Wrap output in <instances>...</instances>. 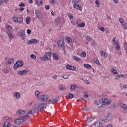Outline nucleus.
I'll return each instance as SVG.
<instances>
[{
    "instance_id": "nucleus-46",
    "label": "nucleus",
    "mask_w": 127,
    "mask_h": 127,
    "mask_svg": "<svg viewBox=\"0 0 127 127\" xmlns=\"http://www.w3.org/2000/svg\"><path fill=\"white\" fill-rule=\"evenodd\" d=\"M77 25L79 27H84L85 26V23H82L80 24H77Z\"/></svg>"
},
{
    "instance_id": "nucleus-54",
    "label": "nucleus",
    "mask_w": 127,
    "mask_h": 127,
    "mask_svg": "<svg viewBox=\"0 0 127 127\" xmlns=\"http://www.w3.org/2000/svg\"><path fill=\"white\" fill-rule=\"evenodd\" d=\"M91 45L92 46H96V45H97V43L96 42H93L91 43Z\"/></svg>"
},
{
    "instance_id": "nucleus-13",
    "label": "nucleus",
    "mask_w": 127,
    "mask_h": 127,
    "mask_svg": "<svg viewBox=\"0 0 127 127\" xmlns=\"http://www.w3.org/2000/svg\"><path fill=\"white\" fill-rule=\"evenodd\" d=\"M74 8H76V9H78V10H80V11H82V6L81 4H74L73 5Z\"/></svg>"
},
{
    "instance_id": "nucleus-48",
    "label": "nucleus",
    "mask_w": 127,
    "mask_h": 127,
    "mask_svg": "<svg viewBox=\"0 0 127 127\" xmlns=\"http://www.w3.org/2000/svg\"><path fill=\"white\" fill-rule=\"evenodd\" d=\"M61 78H64V79H68L69 78V75H64L63 76H61Z\"/></svg>"
},
{
    "instance_id": "nucleus-61",
    "label": "nucleus",
    "mask_w": 127,
    "mask_h": 127,
    "mask_svg": "<svg viewBox=\"0 0 127 127\" xmlns=\"http://www.w3.org/2000/svg\"><path fill=\"white\" fill-rule=\"evenodd\" d=\"M19 5L20 7H21L22 6H24V3H21Z\"/></svg>"
},
{
    "instance_id": "nucleus-7",
    "label": "nucleus",
    "mask_w": 127,
    "mask_h": 127,
    "mask_svg": "<svg viewBox=\"0 0 127 127\" xmlns=\"http://www.w3.org/2000/svg\"><path fill=\"white\" fill-rule=\"evenodd\" d=\"M39 112H41V109H40V107H39V104H36L34 105V108L33 109V113H39Z\"/></svg>"
},
{
    "instance_id": "nucleus-14",
    "label": "nucleus",
    "mask_w": 127,
    "mask_h": 127,
    "mask_svg": "<svg viewBox=\"0 0 127 127\" xmlns=\"http://www.w3.org/2000/svg\"><path fill=\"white\" fill-rule=\"evenodd\" d=\"M35 14L38 18H39V19H41V11L39 10H36L35 12Z\"/></svg>"
},
{
    "instance_id": "nucleus-11",
    "label": "nucleus",
    "mask_w": 127,
    "mask_h": 127,
    "mask_svg": "<svg viewBox=\"0 0 127 127\" xmlns=\"http://www.w3.org/2000/svg\"><path fill=\"white\" fill-rule=\"evenodd\" d=\"M40 99L41 100V101H42V102H45V101H47L48 99V95H41L40 97Z\"/></svg>"
},
{
    "instance_id": "nucleus-2",
    "label": "nucleus",
    "mask_w": 127,
    "mask_h": 127,
    "mask_svg": "<svg viewBox=\"0 0 127 127\" xmlns=\"http://www.w3.org/2000/svg\"><path fill=\"white\" fill-rule=\"evenodd\" d=\"M59 47H62L64 54H66V50H65V41L64 39L60 40L57 42Z\"/></svg>"
},
{
    "instance_id": "nucleus-32",
    "label": "nucleus",
    "mask_w": 127,
    "mask_h": 127,
    "mask_svg": "<svg viewBox=\"0 0 127 127\" xmlns=\"http://www.w3.org/2000/svg\"><path fill=\"white\" fill-rule=\"evenodd\" d=\"M84 67H85L87 69H92V66H91V65H89L88 64H84Z\"/></svg>"
},
{
    "instance_id": "nucleus-24",
    "label": "nucleus",
    "mask_w": 127,
    "mask_h": 127,
    "mask_svg": "<svg viewBox=\"0 0 127 127\" xmlns=\"http://www.w3.org/2000/svg\"><path fill=\"white\" fill-rule=\"evenodd\" d=\"M93 120H95V117H88L86 120L87 123H91Z\"/></svg>"
},
{
    "instance_id": "nucleus-18",
    "label": "nucleus",
    "mask_w": 127,
    "mask_h": 127,
    "mask_svg": "<svg viewBox=\"0 0 127 127\" xmlns=\"http://www.w3.org/2000/svg\"><path fill=\"white\" fill-rule=\"evenodd\" d=\"M57 102H58V98H55L53 100H52L51 99L48 100V103L49 104H55V103H57Z\"/></svg>"
},
{
    "instance_id": "nucleus-37",
    "label": "nucleus",
    "mask_w": 127,
    "mask_h": 127,
    "mask_svg": "<svg viewBox=\"0 0 127 127\" xmlns=\"http://www.w3.org/2000/svg\"><path fill=\"white\" fill-rule=\"evenodd\" d=\"M53 57L54 59H55V60H58V56L55 53H53Z\"/></svg>"
},
{
    "instance_id": "nucleus-57",
    "label": "nucleus",
    "mask_w": 127,
    "mask_h": 127,
    "mask_svg": "<svg viewBox=\"0 0 127 127\" xmlns=\"http://www.w3.org/2000/svg\"><path fill=\"white\" fill-rule=\"evenodd\" d=\"M45 9H47V10H48V9H49V8H50V6H49V5H45Z\"/></svg>"
},
{
    "instance_id": "nucleus-19",
    "label": "nucleus",
    "mask_w": 127,
    "mask_h": 127,
    "mask_svg": "<svg viewBox=\"0 0 127 127\" xmlns=\"http://www.w3.org/2000/svg\"><path fill=\"white\" fill-rule=\"evenodd\" d=\"M27 73V70H24L23 71L21 70H19L18 72V74H19V75H20L21 76H23V75H26Z\"/></svg>"
},
{
    "instance_id": "nucleus-30",
    "label": "nucleus",
    "mask_w": 127,
    "mask_h": 127,
    "mask_svg": "<svg viewBox=\"0 0 127 127\" xmlns=\"http://www.w3.org/2000/svg\"><path fill=\"white\" fill-rule=\"evenodd\" d=\"M59 89L61 91H64V90H66V88L64 87L62 85H59Z\"/></svg>"
},
{
    "instance_id": "nucleus-31",
    "label": "nucleus",
    "mask_w": 127,
    "mask_h": 127,
    "mask_svg": "<svg viewBox=\"0 0 127 127\" xmlns=\"http://www.w3.org/2000/svg\"><path fill=\"white\" fill-rule=\"evenodd\" d=\"M14 97H16L17 99H19L20 98V94L19 92H17L14 94Z\"/></svg>"
},
{
    "instance_id": "nucleus-25",
    "label": "nucleus",
    "mask_w": 127,
    "mask_h": 127,
    "mask_svg": "<svg viewBox=\"0 0 127 127\" xmlns=\"http://www.w3.org/2000/svg\"><path fill=\"white\" fill-rule=\"evenodd\" d=\"M36 3L37 5L40 6V5H42V1L41 0H36Z\"/></svg>"
},
{
    "instance_id": "nucleus-4",
    "label": "nucleus",
    "mask_w": 127,
    "mask_h": 127,
    "mask_svg": "<svg viewBox=\"0 0 127 127\" xmlns=\"http://www.w3.org/2000/svg\"><path fill=\"white\" fill-rule=\"evenodd\" d=\"M99 103L101 105H111L112 100L108 99H102L99 100Z\"/></svg>"
},
{
    "instance_id": "nucleus-17",
    "label": "nucleus",
    "mask_w": 127,
    "mask_h": 127,
    "mask_svg": "<svg viewBox=\"0 0 127 127\" xmlns=\"http://www.w3.org/2000/svg\"><path fill=\"white\" fill-rule=\"evenodd\" d=\"M66 69H67V70H71L72 71H76V67H75V66L69 64L66 65Z\"/></svg>"
},
{
    "instance_id": "nucleus-59",
    "label": "nucleus",
    "mask_w": 127,
    "mask_h": 127,
    "mask_svg": "<svg viewBox=\"0 0 127 127\" xmlns=\"http://www.w3.org/2000/svg\"><path fill=\"white\" fill-rule=\"evenodd\" d=\"M39 94H40L39 91H36L35 92V95H36V97H38V95H39Z\"/></svg>"
},
{
    "instance_id": "nucleus-58",
    "label": "nucleus",
    "mask_w": 127,
    "mask_h": 127,
    "mask_svg": "<svg viewBox=\"0 0 127 127\" xmlns=\"http://www.w3.org/2000/svg\"><path fill=\"white\" fill-rule=\"evenodd\" d=\"M57 77H58V75H55L52 76L53 79H56L57 78Z\"/></svg>"
},
{
    "instance_id": "nucleus-34",
    "label": "nucleus",
    "mask_w": 127,
    "mask_h": 127,
    "mask_svg": "<svg viewBox=\"0 0 127 127\" xmlns=\"http://www.w3.org/2000/svg\"><path fill=\"white\" fill-rule=\"evenodd\" d=\"M68 99H73L74 98V95L72 93H69V95L67 96Z\"/></svg>"
},
{
    "instance_id": "nucleus-8",
    "label": "nucleus",
    "mask_w": 127,
    "mask_h": 127,
    "mask_svg": "<svg viewBox=\"0 0 127 127\" xmlns=\"http://www.w3.org/2000/svg\"><path fill=\"white\" fill-rule=\"evenodd\" d=\"M112 42L114 45H116L115 49L116 50H120V45H119V42L116 41V37L113 38Z\"/></svg>"
},
{
    "instance_id": "nucleus-12",
    "label": "nucleus",
    "mask_w": 127,
    "mask_h": 127,
    "mask_svg": "<svg viewBox=\"0 0 127 127\" xmlns=\"http://www.w3.org/2000/svg\"><path fill=\"white\" fill-rule=\"evenodd\" d=\"M7 33L11 40L14 38V36H13V34H12L11 31H10L9 30H7Z\"/></svg>"
},
{
    "instance_id": "nucleus-22",
    "label": "nucleus",
    "mask_w": 127,
    "mask_h": 127,
    "mask_svg": "<svg viewBox=\"0 0 127 127\" xmlns=\"http://www.w3.org/2000/svg\"><path fill=\"white\" fill-rule=\"evenodd\" d=\"M100 55L101 56H103V57H104L105 58H106V57H108V54L106 53V52L101 51L100 52Z\"/></svg>"
},
{
    "instance_id": "nucleus-9",
    "label": "nucleus",
    "mask_w": 127,
    "mask_h": 127,
    "mask_svg": "<svg viewBox=\"0 0 127 127\" xmlns=\"http://www.w3.org/2000/svg\"><path fill=\"white\" fill-rule=\"evenodd\" d=\"M17 36H19V37H22L23 40H24V39H25V31L23 30L20 31L17 34Z\"/></svg>"
},
{
    "instance_id": "nucleus-64",
    "label": "nucleus",
    "mask_w": 127,
    "mask_h": 127,
    "mask_svg": "<svg viewBox=\"0 0 127 127\" xmlns=\"http://www.w3.org/2000/svg\"><path fill=\"white\" fill-rule=\"evenodd\" d=\"M2 4H3V0H0V6L2 5Z\"/></svg>"
},
{
    "instance_id": "nucleus-40",
    "label": "nucleus",
    "mask_w": 127,
    "mask_h": 127,
    "mask_svg": "<svg viewBox=\"0 0 127 127\" xmlns=\"http://www.w3.org/2000/svg\"><path fill=\"white\" fill-rule=\"evenodd\" d=\"M73 58L75 60H76V61H80V60H81V59L79 57L76 56H73Z\"/></svg>"
},
{
    "instance_id": "nucleus-42",
    "label": "nucleus",
    "mask_w": 127,
    "mask_h": 127,
    "mask_svg": "<svg viewBox=\"0 0 127 127\" xmlns=\"http://www.w3.org/2000/svg\"><path fill=\"white\" fill-rule=\"evenodd\" d=\"M79 2H80V0H72V3H74V4H78V3H79Z\"/></svg>"
},
{
    "instance_id": "nucleus-36",
    "label": "nucleus",
    "mask_w": 127,
    "mask_h": 127,
    "mask_svg": "<svg viewBox=\"0 0 127 127\" xmlns=\"http://www.w3.org/2000/svg\"><path fill=\"white\" fill-rule=\"evenodd\" d=\"M119 22L121 23V25L122 24H124V23H125V20L123 19V18H120L119 19Z\"/></svg>"
},
{
    "instance_id": "nucleus-5",
    "label": "nucleus",
    "mask_w": 127,
    "mask_h": 127,
    "mask_svg": "<svg viewBox=\"0 0 127 127\" xmlns=\"http://www.w3.org/2000/svg\"><path fill=\"white\" fill-rule=\"evenodd\" d=\"M112 117H113V115L111 113H107L106 115L105 116V118L102 121H103L105 123H108V122H110L111 120H112Z\"/></svg>"
},
{
    "instance_id": "nucleus-47",
    "label": "nucleus",
    "mask_w": 127,
    "mask_h": 127,
    "mask_svg": "<svg viewBox=\"0 0 127 127\" xmlns=\"http://www.w3.org/2000/svg\"><path fill=\"white\" fill-rule=\"evenodd\" d=\"M66 40L67 41H68V42H72V39H71L70 37H67L66 38Z\"/></svg>"
},
{
    "instance_id": "nucleus-1",
    "label": "nucleus",
    "mask_w": 127,
    "mask_h": 127,
    "mask_svg": "<svg viewBox=\"0 0 127 127\" xmlns=\"http://www.w3.org/2000/svg\"><path fill=\"white\" fill-rule=\"evenodd\" d=\"M24 119H29V116L28 115H25L18 117L15 119L14 122L16 125H22V123L24 122Z\"/></svg>"
},
{
    "instance_id": "nucleus-29",
    "label": "nucleus",
    "mask_w": 127,
    "mask_h": 127,
    "mask_svg": "<svg viewBox=\"0 0 127 127\" xmlns=\"http://www.w3.org/2000/svg\"><path fill=\"white\" fill-rule=\"evenodd\" d=\"M76 87H77V85H76L75 84H73L70 87V90L71 91H74V90H75V89H76Z\"/></svg>"
},
{
    "instance_id": "nucleus-33",
    "label": "nucleus",
    "mask_w": 127,
    "mask_h": 127,
    "mask_svg": "<svg viewBox=\"0 0 127 127\" xmlns=\"http://www.w3.org/2000/svg\"><path fill=\"white\" fill-rule=\"evenodd\" d=\"M110 72L114 74V75H117V74H118V72L117 71V70L114 69H111Z\"/></svg>"
},
{
    "instance_id": "nucleus-15",
    "label": "nucleus",
    "mask_w": 127,
    "mask_h": 127,
    "mask_svg": "<svg viewBox=\"0 0 127 127\" xmlns=\"http://www.w3.org/2000/svg\"><path fill=\"white\" fill-rule=\"evenodd\" d=\"M25 113V110L19 109L16 112V114L18 115V116H20V115H24Z\"/></svg>"
},
{
    "instance_id": "nucleus-53",
    "label": "nucleus",
    "mask_w": 127,
    "mask_h": 127,
    "mask_svg": "<svg viewBox=\"0 0 127 127\" xmlns=\"http://www.w3.org/2000/svg\"><path fill=\"white\" fill-rule=\"evenodd\" d=\"M124 48H125V49L126 50V52L127 53V43H125L124 44Z\"/></svg>"
},
{
    "instance_id": "nucleus-16",
    "label": "nucleus",
    "mask_w": 127,
    "mask_h": 127,
    "mask_svg": "<svg viewBox=\"0 0 127 127\" xmlns=\"http://www.w3.org/2000/svg\"><path fill=\"white\" fill-rule=\"evenodd\" d=\"M6 68L4 71V73L5 74H8V72L10 71H11V68H10V66H9V65H6Z\"/></svg>"
},
{
    "instance_id": "nucleus-35",
    "label": "nucleus",
    "mask_w": 127,
    "mask_h": 127,
    "mask_svg": "<svg viewBox=\"0 0 127 127\" xmlns=\"http://www.w3.org/2000/svg\"><path fill=\"white\" fill-rule=\"evenodd\" d=\"M55 20L57 23H58V24L61 22V19L60 18H56Z\"/></svg>"
},
{
    "instance_id": "nucleus-62",
    "label": "nucleus",
    "mask_w": 127,
    "mask_h": 127,
    "mask_svg": "<svg viewBox=\"0 0 127 127\" xmlns=\"http://www.w3.org/2000/svg\"><path fill=\"white\" fill-rule=\"evenodd\" d=\"M107 127H113V126L111 124H109L106 126Z\"/></svg>"
},
{
    "instance_id": "nucleus-41",
    "label": "nucleus",
    "mask_w": 127,
    "mask_h": 127,
    "mask_svg": "<svg viewBox=\"0 0 127 127\" xmlns=\"http://www.w3.org/2000/svg\"><path fill=\"white\" fill-rule=\"evenodd\" d=\"M80 56L81 57H86V56H87V55L86 54V52H82L81 54H80Z\"/></svg>"
},
{
    "instance_id": "nucleus-28",
    "label": "nucleus",
    "mask_w": 127,
    "mask_h": 127,
    "mask_svg": "<svg viewBox=\"0 0 127 127\" xmlns=\"http://www.w3.org/2000/svg\"><path fill=\"white\" fill-rule=\"evenodd\" d=\"M17 22L19 23H22V22H23V17H20L18 18Z\"/></svg>"
},
{
    "instance_id": "nucleus-3",
    "label": "nucleus",
    "mask_w": 127,
    "mask_h": 127,
    "mask_svg": "<svg viewBox=\"0 0 127 127\" xmlns=\"http://www.w3.org/2000/svg\"><path fill=\"white\" fill-rule=\"evenodd\" d=\"M23 63L24 62L22 61H17L14 64L13 69L16 71L18 68H20V67L23 66Z\"/></svg>"
},
{
    "instance_id": "nucleus-50",
    "label": "nucleus",
    "mask_w": 127,
    "mask_h": 127,
    "mask_svg": "<svg viewBox=\"0 0 127 127\" xmlns=\"http://www.w3.org/2000/svg\"><path fill=\"white\" fill-rule=\"evenodd\" d=\"M85 38L88 41H91V37H90V36H86Z\"/></svg>"
},
{
    "instance_id": "nucleus-51",
    "label": "nucleus",
    "mask_w": 127,
    "mask_h": 127,
    "mask_svg": "<svg viewBox=\"0 0 127 127\" xmlns=\"http://www.w3.org/2000/svg\"><path fill=\"white\" fill-rule=\"evenodd\" d=\"M4 121H8L9 120H10V121H11V118H10L8 117H6L4 118Z\"/></svg>"
},
{
    "instance_id": "nucleus-49",
    "label": "nucleus",
    "mask_w": 127,
    "mask_h": 127,
    "mask_svg": "<svg viewBox=\"0 0 127 127\" xmlns=\"http://www.w3.org/2000/svg\"><path fill=\"white\" fill-rule=\"evenodd\" d=\"M88 111V108L86 106H84V108H83V112H87Z\"/></svg>"
},
{
    "instance_id": "nucleus-43",
    "label": "nucleus",
    "mask_w": 127,
    "mask_h": 127,
    "mask_svg": "<svg viewBox=\"0 0 127 127\" xmlns=\"http://www.w3.org/2000/svg\"><path fill=\"white\" fill-rule=\"evenodd\" d=\"M30 58H32V59H34V60H35V59H36V56H35V55L32 54L30 55Z\"/></svg>"
},
{
    "instance_id": "nucleus-21",
    "label": "nucleus",
    "mask_w": 127,
    "mask_h": 127,
    "mask_svg": "<svg viewBox=\"0 0 127 127\" xmlns=\"http://www.w3.org/2000/svg\"><path fill=\"white\" fill-rule=\"evenodd\" d=\"M14 62V60L13 59H9L8 61V62L6 63V65H11V64H13Z\"/></svg>"
},
{
    "instance_id": "nucleus-63",
    "label": "nucleus",
    "mask_w": 127,
    "mask_h": 127,
    "mask_svg": "<svg viewBox=\"0 0 127 127\" xmlns=\"http://www.w3.org/2000/svg\"><path fill=\"white\" fill-rule=\"evenodd\" d=\"M84 97L85 98V99H87L88 98V94H86L85 93H84Z\"/></svg>"
},
{
    "instance_id": "nucleus-44",
    "label": "nucleus",
    "mask_w": 127,
    "mask_h": 127,
    "mask_svg": "<svg viewBox=\"0 0 127 127\" xmlns=\"http://www.w3.org/2000/svg\"><path fill=\"white\" fill-rule=\"evenodd\" d=\"M95 4H96L97 7H100V2H99V0H96L95 1Z\"/></svg>"
},
{
    "instance_id": "nucleus-23",
    "label": "nucleus",
    "mask_w": 127,
    "mask_h": 127,
    "mask_svg": "<svg viewBox=\"0 0 127 127\" xmlns=\"http://www.w3.org/2000/svg\"><path fill=\"white\" fill-rule=\"evenodd\" d=\"M39 108L41 109V111L42 109H46V104L45 103H41L39 104Z\"/></svg>"
},
{
    "instance_id": "nucleus-20",
    "label": "nucleus",
    "mask_w": 127,
    "mask_h": 127,
    "mask_svg": "<svg viewBox=\"0 0 127 127\" xmlns=\"http://www.w3.org/2000/svg\"><path fill=\"white\" fill-rule=\"evenodd\" d=\"M33 43H37V40L33 39L32 40H29L27 42V44H29L30 45V44H32Z\"/></svg>"
},
{
    "instance_id": "nucleus-10",
    "label": "nucleus",
    "mask_w": 127,
    "mask_h": 127,
    "mask_svg": "<svg viewBox=\"0 0 127 127\" xmlns=\"http://www.w3.org/2000/svg\"><path fill=\"white\" fill-rule=\"evenodd\" d=\"M102 122L97 121L94 124L91 126L92 127H104V126L101 125Z\"/></svg>"
},
{
    "instance_id": "nucleus-55",
    "label": "nucleus",
    "mask_w": 127,
    "mask_h": 127,
    "mask_svg": "<svg viewBox=\"0 0 127 127\" xmlns=\"http://www.w3.org/2000/svg\"><path fill=\"white\" fill-rule=\"evenodd\" d=\"M18 18H17V17H14L13 18V20H14V21L15 22H16V21H18Z\"/></svg>"
},
{
    "instance_id": "nucleus-26",
    "label": "nucleus",
    "mask_w": 127,
    "mask_h": 127,
    "mask_svg": "<svg viewBox=\"0 0 127 127\" xmlns=\"http://www.w3.org/2000/svg\"><path fill=\"white\" fill-rule=\"evenodd\" d=\"M120 107H122L124 111H127V106L125 104H120Z\"/></svg>"
},
{
    "instance_id": "nucleus-56",
    "label": "nucleus",
    "mask_w": 127,
    "mask_h": 127,
    "mask_svg": "<svg viewBox=\"0 0 127 127\" xmlns=\"http://www.w3.org/2000/svg\"><path fill=\"white\" fill-rule=\"evenodd\" d=\"M27 34H31V30L28 29L27 30Z\"/></svg>"
},
{
    "instance_id": "nucleus-45",
    "label": "nucleus",
    "mask_w": 127,
    "mask_h": 127,
    "mask_svg": "<svg viewBox=\"0 0 127 127\" xmlns=\"http://www.w3.org/2000/svg\"><path fill=\"white\" fill-rule=\"evenodd\" d=\"M33 109H32L31 110H29L27 113V115H28L29 114H31V115H33L34 114H35V112H33Z\"/></svg>"
},
{
    "instance_id": "nucleus-38",
    "label": "nucleus",
    "mask_w": 127,
    "mask_h": 127,
    "mask_svg": "<svg viewBox=\"0 0 127 127\" xmlns=\"http://www.w3.org/2000/svg\"><path fill=\"white\" fill-rule=\"evenodd\" d=\"M26 23L27 24H29V23H30V17H27L26 18Z\"/></svg>"
},
{
    "instance_id": "nucleus-6",
    "label": "nucleus",
    "mask_w": 127,
    "mask_h": 127,
    "mask_svg": "<svg viewBox=\"0 0 127 127\" xmlns=\"http://www.w3.org/2000/svg\"><path fill=\"white\" fill-rule=\"evenodd\" d=\"M51 52H48L45 54L43 57L41 58V59L42 60H45L46 61H47V60H49L50 59V57H51Z\"/></svg>"
},
{
    "instance_id": "nucleus-52",
    "label": "nucleus",
    "mask_w": 127,
    "mask_h": 127,
    "mask_svg": "<svg viewBox=\"0 0 127 127\" xmlns=\"http://www.w3.org/2000/svg\"><path fill=\"white\" fill-rule=\"evenodd\" d=\"M99 30H101V31H102V32H104L105 31V28L104 27H100L99 28Z\"/></svg>"
},
{
    "instance_id": "nucleus-60",
    "label": "nucleus",
    "mask_w": 127,
    "mask_h": 127,
    "mask_svg": "<svg viewBox=\"0 0 127 127\" xmlns=\"http://www.w3.org/2000/svg\"><path fill=\"white\" fill-rule=\"evenodd\" d=\"M95 63H96V64H97V65H100V62H99V60H96L95 61Z\"/></svg>"
},
{
    "instance_id": "nucleus-39",
    "label": "nucleus",
    "mask_w": 127,
    "mask_h": 127,
    "mask_svg": "<svg viewBox=\"0 0 127 127\" xmlns=\"http://www.w3.org/2000/svg\"><path fill=\"white\" fill-rule=\"evenodd\" d=\"M122 27L124 28V29H127V24L126 23H123L122 25Z\"/></svg>"
},
{
    "instance_id": "nucleus-27",
    "label": "nucleus",
    "mask_w": 127,
    "mask_h": 127,
    "mask_svg": "<svg viewBox=\"0 0 127 127\" xmlns=\"http://www.w3.org/2000/svg\"><path fill=\"white\" fill-rule=\"evenodd\" d=\"M10 125V123L8 121H6L3 125V127H9Z\"/></svg>"
}]
</instances>
